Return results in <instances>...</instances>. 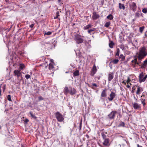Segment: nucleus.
<instances>
[{"instance_id": "nucleus-1", "label": "nucleus", "mask_w": 147, "mask_h": 147, "mask_svg": "<svg viewBox=\"0 0 147 147\" xmlns=\"http://www.w3.org/2000/svg\"><path fill=\"white\" fill-rule=\"evenodd\" d=\"M147 55L146 49L144 47H142L140 49L138 58L139 60H141L144 58Z\"/></svg>"}, {"instance_id": "nucleus-2", "label": "nucleus", "mask_w": 147, "mask_h": 147, "mask_svg": "<svg viewBox=\"0 0 147 147\" xmlns=\"http://www.w3.org/2000/svg\"><path fill=\"white\" fill-rule=\"evenodd\" d=\"M55 117L58 121L59 122H62L64 120V118L63 115L59 112H57L55 113Z\"/></svg>"}, {"instance_id": "nucleus-3", "label": "nucleus", "mask_w": 147, "mask_h": 147, "mask_svg": "<svg viewBox=\"0 0 147 147\" xmlns=\"http://www.w3.org/2000/svg\"><path fill=\"white\" fill-rule=\"evenodd\" d=\"M74 40L78 44L82 43L84 41V39L81 38V36L79 34L75 36Z\"/></svg>"}, {"instance_id": "nucleus-4", "label": "nucleus", "mask_w": 147, "mask_h": 147, "mask_svg": "<svg viewBox=\"0 0 147 147\" xmlns=\"http://www.w3.org/2000/svg\"><path fill=\"white\" fill-rule=\"evenodd\" d=\"M117 113V111H112L108 115V117L110 120L114 119L115 118L116 114Z\"/></svg>"}, {"instance_id": "nucleus-5", "label": "nucleus", "mask_w": 147, "mask_h": 147, "mask_svg": "<svg viewBox=\"0 0 147 147\" xmlns=\"http://www.w3.org/2000/svg\"><path fill=\"white\" fill-rule=\"evenodd\" d=\"M147 78V75L144 77V74L143 72L141 73L139 75V81L140 83L144 82Z\"/></svg>"}, {"instance_id": "nucleus-6", "label": "nucleus", "mask_w": 147, "mask_h": 147, "mask_svg": "<svg viewBox=\"0 0 147 147\" xmlns=\"http://www.w3.org/2000/svg\"><path fill=\"white\" fill-rule=\"evenodd\" d=\"M137 5L135 2H132L129 5L130 10H132L134 12H135L136 10Z\"/></svg>"}, {"instance_id": "nucleus-7", "label": "nucleus", "mask_w": 147, "mask_h": 147, "mask_svg": "<svg viewBox=\"0 0 147 147\" xmlns=\"http://www.w3.org/2000/svg\"><path fill=\"white\" fill-rule=\"evenodd\" d=\"M53 61V59L51 60L50 61H51V63H49V69L52 72H53L55 70V69L54 67V63Z\"/></svg>"}, {"instance_id": "nucleus-8", "label": "nucleus", "mask_w": 147, "mask_h": 147, "mask_svg": "<svg viewBox=\"0 0 147 147\" xmlns=\"http://www.w3.org/2000/svg\"><path fill=\"white\" fill-rule=\"evenodd\" d=\"M116 94L115 93L113 92H111L108 98L109 101H112L113 99L115 97Z\"/></svg>"}, {"instance_id": "nucleus-9", "label": "nucleus", "mask_w": 147, "mask_h": 147, "mask_svg": "<svg viewBox=\"0 0 147 147\" xmlns=\"http://www.w3.org/2000/svg\"><path fill=\"white\" fill-rule=\"evenodd\" d=\"M136 86L137 87V90L136 92V94L137 95H139L143 91V88L142 87L138 86Z\"/></svg>"}, {"instance_id": "nucleus-10", "label": "nucleus", "mask_w": 147, "mask_h": 147, "mask_svg": "<svg viewBox=\"0 0 147 147\" xmlns=\"http://www.w3.org/2000/svg\"><path fill=\"white\" fill-rule=\"evenodd\" d=\"M14 74L15 75L17 76L18 78L21 76L22 79V74L20 70H15L14 71Z\"/></svg>"}, {"instance_id": "nucleus-11", "label": "nucleus", "mask_w": 147, "mask_h": 147, "mask_svg": "<svg viewBox=\"0 0 147 147\" xmlns=\"http://www.w3.org/2000/svg\"><path fill=\"white\" fill-rule=\"evenodd\" d=\"M108 81H111L114 78V73L113 72H109L108 74Z\"/></svg>"}, {"instance_id": "nucleus-12", "label": "nucleus", "mask_w": 147, "mask_h": 147, "mask_svg": "<svg viewBox=\"0 0 147 147\" xmlns=\"http://www.w3.org/2000/svg\"><path fill=\"white\" fill-rule=\"evenodd\" d=\"M76 92V89L74 88H72V87H70V91L69 93L71 95H73L75 94Z\"/></svg>"}, {"instance_id": "nucleus-13", "label": "nucleus", "mask_w": 147, "mask_h": 147, "mask_svg": "<svg viewBox=\"0 0 147 147\" xmlns=\"http://www.w3.org/2000/svg\"><path fill=\"white\" fill-rule=\"evenodd\" d=\"M104 140L103 143V144L105 146H109V138H107L106 139H104Z\"/></svg>"}, {"instance_id": "nucleus-14", "label": "nucleus", "mask_w": 147, "mask_h": 147, "mask_svg": "<svg viewBox=\"0 0 147 147\" xmlns=\"http://www.w3.org/2000/svg\"><path fill=\"white\" fill-rule=\"evenodd\" d=\"M133 107L134 109L138 110H139L141 108L140 105L136 102L133 104Z\"/></svg>"}, {"instance_id": "nucleus-15", "label": "nucleus", "mask_w": 147, "mask_h": 147, "mask_svg": "<svg viewBox=\"0 0 147 147\" xmlns=\"http://www.w3.org/2000/svg\"><path fill=\"white\" fill-rule=\"evenodd\" d=\"M99 17V15L98 14H97L95 12H94L93 13L92 18L93 20H96Z\"/></svg>"}, {"instance_id": "nucleus-16", "label": "nucleus", "mask_w": 147, "mask_h": 147, "mask_svg": "<svg viewBox=\"0 0 147 147\" xmlns=\"http://www.w3.org/2000/svg\"><path fill=\"white\" fill-rule=\"evenodd\" d=\"M141 136L143 139H147V136L146 135V133L145 131L142 132L141 133Z\"/></svg>"}, {"instance_id": "nucleus-17", "label": "nucleus", "mask_w": 147, "mask_h": 147, "mask_svg": "<svg viewBox=\"0 0 147 147\" xmlns=\"http://www.w3.org/2000/svg\"><path fill=\"white\" fill-rule=\"evenodd\" d=\"M106 91L107 90L106 89L103 90L101 94V97H107V94L106 93Z\"/></svg>"}, {"instance_id": "nucleus-18", "label": "nucleus", "mask_w": 147, "mask_h": 147, "mask_svg": "<svg viewBox=\"0 0 147 147\" xmlns=\"http://www.w3.org/2000/svg\"><path fill=\"white\" fill-rule=\"evenodd\" d=\"M88 85L89 87L94 90H95L97 87V85L96 84L94 83H92L91 85H90L88 84Z\"/></svg>"}, {"instance_id": "nucleus-19", "label": "nucleus", "mask_w": 147, "mask_h": 147, "mask_svg": "<svg viewBox=\"0 0 147 147\" xmlns=\"http://www.w3.org/2000/svg\"><path fill=\"white\" fill-rule=\"evenodd\" d=\"M70 89H69L68 87L65 86L64 88L63 92L65 95H67L68 93H69Z\"/></svg>"}, {"instance_id": "nucleus-20", "label": "nucleus", "mask_w": 147, "mask_h": 147, "mask_svg": "<svg viewBox=\"0 0 147 147\" xmlns=\"http://www.w3.org/2000/svg\"><path fill=\"white\" fill-rule=\"evenodd\" d=\"M52 44L49 43H46L43 44V45L45 47V48H47V49H48L49 48L51 49L52 47Z\"/></svg>"}, {"instance_id": "nucleus-21", "label": "nucleus", "mask_w": 147, "mask_h": 147, "mask_svg": "<svg viewBox=\"0 0 147 147\" xmlns=\"http://www.w3.org/2000/svg\"><path fill=\"white\" fill-rule=\"evenodd\" d=\"M147 65V60H145L144 61V63L140 65L141 67L140 68L142 69L145 68L146 67V66ZM140 66V65H139Z\"/></svg>"}, {"instance_id": "nucleus-22", "label": "nucleus", "mask_w": 147, "mask_h": 147, "mask_svg": "<svg viewBox=\"0 0 147 147\" xmlns=\"http://www.w3.org/2000/svg\"><path fill=\"white\" fill-rule=\"evenodd\" d=\"M142 14L140 11H138L135 13V16L136 18H139L141 15V14Z\"/></svg>"}, {"instance_id": "nucleus-23", "label": "nucleus", "mask_w": 147, "mask_h": 147, "mask_svg": "<svg viewBox=\"0 0 147 147\" xmlns=\"http://www.w3.org/2000/svg\"><path fill=\"white\" fill-rule=\"evenodd\" d=\"M79 75V71L78 70L75 71L73 73V75L74 77L78 76Z\"/></svg>"}, {"instance_id": "nucleus-24", "label": "nucleus", "mask_w": 147, "mask_h": 147, "mask_svg": "<svg viewBox=\"0 0 147 147\" xmlns=\"http://www.w3.org/2000/svg\"><path fill=\"white\" fill-rule=\"evenodd\" d=\"M119 7L120 9H122L124 10L125 9V6L124 4H122L121 3H119Z\"/></svg>"}, {"instance_id": "nucleus-25", "label": "nucleus", "mask_w": 147, "mask_h": 147, "mask_svg": "<svg viewBox=\"0 0 147 147\" xmlns=\"http://www.w3.org/2000/svg\"><path fill=\"white\" fill-rule=\"evenodd\" d=\"M97 70L96 67V66L95 65H94L92 67V71L93 73L94 74H95L96 71Z\"/></svg>"}, {"instance_id": "nucleus-26", "label": "nucleus", "mask_w": 147, "mask_h": 147, "mask_svg": "<svg viewBox=\"0 0 147 147\" xmlns=\"http://www.w3.org/2000/svg\"><path fill=\"white\" fill-rule=\"evenodd\" d=\"M119 59H121V61H123L125 60V57L123 54H121L119 57Z\"/></svg>"}, {"instance_id": "nucleus-27", "label": "nucleus", "mask_w": 147, "mask_h": 147, "mask_svg": "<svg viewBox=\"0 0 147 147\" xmlns=\"http://www.w3.org/2000/svg\"><path fill=\"white\" fill-rule=\"evenodd\" d=\"M113 16L112 14H110L107 16V18L109 20H111L113 19Z\"/></svg>"}, {"instance_id": "nucleus-28", "label": "nucleus", "mask_w": 147, "mask_h": 147, "mask_svg": "<svg viewBox=\"0 0 147 147\" xmlns=\"http://www.w3.org/2000/svg\"><path fill=\"white\" fill-rule=\"evenodd\" d=\"M92 26V25L90 24H89L84 27V29L85 30L91 28Z\"/></svg>"}, {"instance_id": "nucleus-29", "label": "nucleus", "mask_w": 147, "mask_h": 147, "mask_svg": "<svg viewBox=\"0 0 147 147\" xmlns=\"http://www.w3.org/2000/svg\"><path fill=\"white\" fill-rule=\"evenodd\" d=\"M115 45L114 43L112 41H111L109 44V46L110 48H112L113 47V45Z\"/></svg>"}, {"instance_id": "nucleus-30", "label": "nucleus", "mask_w": 147, "mask_h": 147, "mask_svg": "<svg viewBox=\"0 0 147 147\" xmlns=\"http://www.w3.org/2000/svg\"><path fill=\"white\" fill-rule=\"evenodd\" d=\"M134 57H135V58L134 59V60H133L131 61V62L132 63H134V64L135 65V63H136V61H137L138 59V57H136L137 56H134Z\"/></svg>"}, {"instance_id": "nucleus-31", "label": "nucleus", "mask_w": 147, "mask_h": 147, "mask_svg": "<svg viewBox=\"0 0 147 147\" xmlns=\"http://www.w3.org/2000/svg\"><path fill=\"white\" fill-rule=\"evenodd\" d=\"M125 123L124 122L121 121L119 125H118V127H125Z\"/></svg>"}, {"instance_id": "nucleus-32", "label": "nucleus", "mask_w": 147, "mask_h": 147, "mask_svg": "<svg viewBox=\"0 0 147 147\" xmlns=\"http://www.w3.org/2000/svg\"><path fill=\"white\" fill-rule=\"evenodd\" d=\"M96 30V29L95 28H92L88 30V32L89 34H91V32L95 30Z\"/></svg>"}, {"instance_id": "nucleus-33", "label": "nucleus", "mask_w": 147, "mask_h": 147, "mask_svg": "<svg viewBox=\"0 0 147 147\" xmlns=\"http://www.w3.org/2000/svg\"><path fill=\"white\" fill-rule=\"evenodd\" d=\"M119 60L118 59H115L111 61V63H112L114 64H117L119 62Z\"/></svg>"}, {"instance_id": "nucleus-34", "label": "nucleus", "mask_w": 147, "mask_h": 147, "mask_svg": "<svg viewBox=\"0 0 147 147\" xmlns=\"http://www.w3.org/2000/svg\"><path fill=\"white\" fill-rule=\"evenodd\" d=\"M145 28L144 26H142L141 27H140L139 28V31L141 33H142L143 31Z\"/></svg>"}, {"instance_id": "nucleus-35", "label": "nucleus", "mask_w": 147, "mask_h": 147, "mask_svg": "<svg viewBox=\"0 0 147 147\" xmlns=\"http://www.w3.org/2000/svg\"><path fill=\"white\" fill-rule=\"evenodd\" d=\"M111 22H107L105 23L104 26L108 28L110 25Z\"/></svg>"}, {"instance_id": "nucleus-36", "label": "nucleus", "mask_w": 147, "mask_h": 147, "mask_svg": "<svg viewBox=\"0 0 147 147\" xmlns=\"http://www.w3.org/2000/svg\"><path fill=\"white\" fill-rule=\"evenodd\" d=\"M82 127V120H81L80 122L79 123V125L78 127V128H79V130L80 131L81 130V128Z\"/></svg>"}, {"instance_id": "nucleus-37", "label": "nucleus", "mask_w": 147, "mask_h": 147, "mask_svg": "<svg viewBox=\"0 0 147 147\" xmlns=\"http://www.w3.org/2000/svg\"><path fill=\"white\" fill-rule=\"evenodd\" d=\"M29 114H30L31 116L33 118L36 119V117L34 115H33L31 111L29 112Z\"/></svg>"}, {"instance_id": "nucleus-38", "label": "nucleus", "mask_w": 147, "mask_h": 147, "mask_svg": "<svg viewBox=\"0 0 147 147\" xmlns=\"http://www.w3.org/2000/svg\"><path fill=\"white\" fill-rule=\"evenodd\" d=\"M120 53V50L119 49L117 48V51L115 54V56H119V55Z\"/></svg>"}, {"instance_id": "nucleus-39", "label": "nucleus", "mask_w": 147, "mask_h": 147, "mask_svg": "<svg viewBox=\"0 0 147 147\" xmlns=\"http://www.w3.org/2000/svg\"><path fill=\"white\" fill-rule=\"evenodd\" d=\"M145 95L144 94H142L141 96V98L140 99V100H143L144 99V100H146V97H145Z\"/></svg>"}, {"instance_id": "nucleus-40", "label": "nucleus", "mask_w": 147, "mask_h": 147, "mask_svg": "<svg viewBox=\"0 0 147 147\" xmlns=\"http://www.w3.org/2000/svg\"><path fill=\"white\" fill-rule=\"evenodd\" d=\"M102 136L104 139H107V136L106 135L104 134V132H102L101 133Z\"/></svg>"}, {"instance_id": "nucleus-41", "label": "nucleus", "mask_w": 147, "mask_h": 147, "mask_svg": "<svg viewBox=\"0 0 147 147\" xmlns=\"http://www.w3.org/2000/svg\"><path fill=\"white\" fill-rule=\"evenodd\" d=\"M140 101L143 104V106L144 107L146 105V103L145 102V100H144V99L143 100H140Z\"/></svg>"}, {"instance_id": "nucleus-42", "label": "nucleus", "mask_w": 147, "mask_h": 147, "mask_svg": "<svg viewBox=\"0 0 147 147\" xmlns=\"http://www.w3.org/2000/svg\"><path fill=\"white\" fill-rule=\"evenodd\" d=\"M56 17H55L54 19H57L58 18V17L59 16V12L57 11L56 13Z\"/></svg>"}, {"instance_id": "nucleus-43", "label": "nucleus", "mask_w": 147, "mask_h": 147, "mask_svg": "<svg viewBox=\"0 0 147 147\" xmlns=\"http://www.w3.org/2000/svg\"><path fill=\"white\" fill-rule=\"evenodd\" d=\"M142 12L145 13H147V9L144 8L142 10Z\"/></svg>"}, {"instance_id": "nucleus-44", "label": "nucleus", "mask_w": 147, "mask_h": 147, "mask_svg": "<svg viewBox=\"0 0 147 147\" xmlns=\"http://www.w3.org/2000/svg\"><path fill=\"white\" fill-rule=\"evenodd\" d=\"M7 98L8 100L9 101H11V96L10 95H8L7 96Z\"/></svg>"}, {"instance_id": "nucleus-45", "label": "nucleus", "mask_w": 147, "mask_h": 147, "mask_svg": "<svg viewBox=\"0 0 147 147\" xmlns=\"http://www.w3.org/2000/svg\"><path fill=\"white\" fill-rule=\"evenodd\" d=\"M24 64H20V69H23L24 67Z\"/></svg>"}, {"instance_id": "nucleus-46", "label": "nucleus", "mask_w": 147, "mask_h": 147, "mask_svg": "<svg viewBox=\"0 0 147 147\" xmlns=\"http://www.w3.org/2000/svg\"><path fill=\"white\" fill-rule=\"evenodd\" d=\"M52 34V32H51L49 31L47 32H45V35H49Z\"/></svg>"}, {"instance_id": "nucleus-47", "label": "nucleus", "mask_w": 147, "mask_h": 147, "mask_svg": "<svg viewBox=\"0 0 147 147\" xmlns=\"http://www.w3.org/2000/svg\"><path fill=\"white\" fill-rule=\"evenodd\" d=\"M30 77V76L29 74H27L25 75V78L27 79H28Z\"/></svg>"}, {"instance_id": "nucleus-48", "label": "nucleus", "mask_w": 147, "mask_h": 147, "mask_svg": "<svg viewBox=\"0 0 147 147\" xmlns=\"http://www.w3.org/2000/svg\"><path fill=\"white\" fill-rule=\"evenodd\" d=\"M119 47L120 48L123 50L124 49V46L123 45H120Z\"/></svg>"}, {"instance_id": "nucleus-49", "label": "nucleus", "mask_w": 147, "mask_h": 147, "mask_svg": "<svg viewBox=\"0 0 147 147\" xmlns=\"http://www.w3.org/2000/svg\"><path fill=\"white\" fill-rule=\"evenodd\" d=\"M147 32V31L146 32L145 34V37H144V40H145L147 38V34H146V33ZM146 42H147V40L146 41Z\"/></svg>"}, {"instance_id": "nucleus-50", "label": "nucleus", "mask_w": 147, "mask_h": 147, "mask_svg": "<svg viewBox=\"0 0 147 147\" xmlns=\"http://www.w3.org/2000/svg\"><path fill=\"white\" fill-rule=\"evenodd\" d=\"M136 90V88H135L134 86L132 88L131 92L133 93L134 92V91Z\"/></svg>"}, {"instance_id": "nucleus-51", "label": "nucleus", "mask_w": 147, "mask_h": 147, "mask_svg": "<svg viewBox=\"0 0 147 147\" xmlns=\"http://www.w3.org/2000/svg\"><path fill=\"white\" fill-rule=\"evenodd\" d=\"M26 123H27L29 121V120L28 119L26 118L24 120Z\"/></svg>"}, {"instance_id": "nucleus-52", "label": "nucleus", "mask_w": 147, "mask_h": 147, "mask_svg": "<svg viewBox=\"0 0 147 147\" xmlns=\"http://www.w3.org/2000/svg\"><path fill=\"white\" fill-rule=\"evenodd\" d=\"M130 81L131 80L130 78L129 77H128L127 78V79L126 81V82L127 84H128Z\"/></svg>"}, {"instance_id": "nucleus-53", "label": "nucleus", "mask_w": 147, "mask_h": 147, "mask_svg": "<svg viewBox=\"0 0 147 147\" xmlns=\"http://www.w3.org/2000/svg\"><path fill=\"white\" fill-rule=\"evenodd\" d=\"M38 99L39 101H40L43 100V98L41 96L38 97Z\"/></svg>"}, {"instance_id": "nucleus-54", "label": "nucleus", "mask_w": 147, "mask_h": 147, "mask_svg": "<svg viewBox=\"0 0 147 147\" xmlns=\"http://www.w3.org/2000/svg\"><path fill=\"white\" fill-rule=\"evenodd\" d=\"M34 26V24H32L30 26V27L31 28H32Z\"/></svg>"}, {"instance_id": "nucleus-55", "label": "nucleus", "mask_w": 147, "mask_h": 147, "mask_svg": "<svg viewBox=\"0 0 147 147\" xmlns=\"http://www.w3.org/2000/svg\"><path fill=\"white\" fill-rule=\"evenodd\" d=\"M140 62H137V61L136 62V63H135V65L137 64L138 65H139L140 64Z\"/></svg>"}, {"instance_id": "nucleus-56", "label": "nucleus", "mask_w": 147, "mask_h": 147, "mask_svg": "<svg viewBox=\"0 0 147 147\" xmlns=\"http://www.w3.org/2000/svg\"><path fill=\"white\" fill-rule=\"evenodd\" d=\"M126 87H127V88H129L130 87V86H129V85H127L126 86Z\"/></svg>"}, {"instance_id": "nucleus-57", "label": "nucleus", "mask_w": 147, "mask_h": 147, "mask_svg": "<svg viewBox=\"0 0 147 147\" xmlns=\"http://www.w3.org/2000/svg\"><path fill=\"white\" fill-rule=\"evenodd\" d=\"M75 24H76L75 23H73V24H72V26H75Z\"/></svg>"}, {"instance_id": "nucleus-58", "label": "nucleus", "mask_w": 147, "mask_h": 147, "mask_svg": "<svg viewBox=\"0 0 147 147\" xmlns=\"http://www.w3.org/2000/svg\"><path fill=\"white\" fill-rule=\"evenodd\" d=\"M86 136L88 138H89V135H86Z\"/></svg>"}, {"instance_id": "nucleus-59", "label": "nucleus", "mask_w": 147, "mask_h": 147, "mask_svg": "<svg viewBox=\"0 0 147 147\" xmlns=\"http://www.w3.org/2000/svg\"><path fill=\"white\" fill-rule=\"evenodd\" d=\"M1 87H0V96L1 95Z\"/></svg>"}, {"instance_id": "nucleus-60", "label": "nucleus", "mask_w": 147, "mask_h": 147, "mask_svg": "<svg viewBox=\"0 0 147 147\" xmlns=\"http://www.w3.org/2000/svg\"><path fill=\"white\" fill-rule=\"evenodd\" d=\"M61 0H58V1L59 3H60Z\"/></svg>"}, {"instance_id": "nucleus-61", "label": "nucleus", "mask_w": 147, "mask_h": 147, "mask_svg": "<svg viewBox=\"0 0 147 147\" xmlns=\"http://www.w3.org/2000/svg\"><path fill=\"white\" fill-rule=\"evenodd\" d=\"M98 80H99L100 79V77H99L98 78Z\"/></svg>"}, {"instance_id": "nucleus-62", "label": "nucleus", "mask_w": 147, "mask_h": 147, "mask_svg": "<svg viewBox=\"0 0 147 147\" xmlns=\"http://www.w3.org/2000/svg\"><path fill=\"white\" fill-rule=\"evenodd\" d=\"M147 40V38L146 39V40H144L146 42V41Z\"/></svg>"}, {"instance_id": "nucleus-63", "label": "nucleus", "mask_w": 147, "mask_h": 147, "mask_svg": "<svg viewBox=\"0 0 147 147\" xmlns=\"http://www.w3.org/2000/svg\"><path fill=\"white\" fill-rule=\"evenodd\" d=\"M76 125L75 124H74V127H76Z\"/></svg>"}, {"instance_id": "nucleus-64", "label": "nucleus", "mask_w": 147, "mask_h": 147, "mask_svg": "<svg viewBox=\"0 0 147 147\" xmlns=\"http://www.w3.org/2000/svg\"><path fill=\"white\" fill-rule=\"evenodd\" d=\"M134 98L135 99H136V100H137V99L136 98V97H135V96L134 97Z\"/></svg>"}]
</instances>
